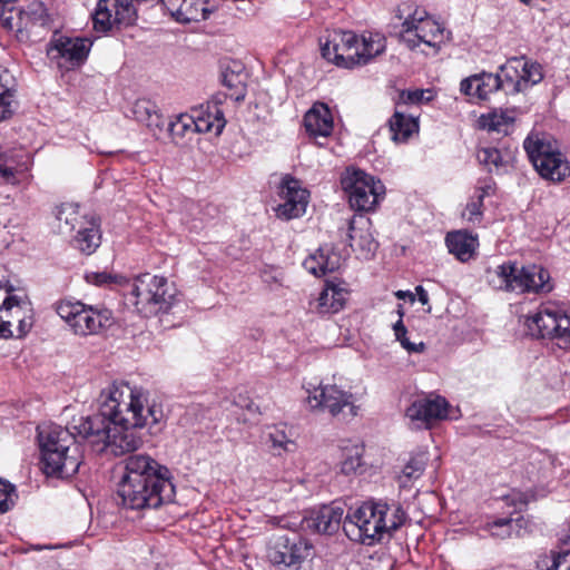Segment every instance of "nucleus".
<instances>
[{"instance_id":"obj_1","label":"nucleus","mask_w":570,"mask_h":570,"mask_svg":"<svg viewBox=\"0 0 570 570\" xmlns=\"http://www.w3.org/2000/svg\"><path fill=\"white\" fill-rule=\"evenodd\" d=\"M164 411L148 393L127 383L112 384L99 397L96 414L82 416L72 428L98 452L125 455L142 445L140 430L164 420Z\"/></svg>"},{"instance_id":"obj_2","label":"nucleus","mask_w":570,"mask_h":570,"mask_svg":"<svg viewBox=\"0 0 570 570\" xmlns=\"http://www.w3.org/2000/svg\"><path fill=\"white\" fill-rule=\"evenodd\" d=\"M407 514L401 504L370 500L351 510L344 518L343 530L350 540L373 546L391 537L406 521Z\"/></svg>"},{"instance_id":"obj_3","label":"nucleus","mask_w":570,"mask_h":570,"mask_svg":"<svg viewBox=\"0 0 570 570\" xmlns=\"http://www.w3.org/2000/svg\"><path fill=\"white\" fill-rule=\"evenodd\" d=\"M120 279L126 304L145 317L167 313L174 305L175 295L170 293L168 281L163 276L146 273L134 279Z\"/></svg>"},{"instance_id":"obj_4","label":"nucleus","mask_w":570,"mask_h":570,"mask_svg":"<svg viewBox=\"0 0 570 570\" xmlns=\"http://www.w3.org/2000/svg\"><path fill=\"white\" fill-rule=\"evenodd\" d=\"M488 282L494 289L515 294L549 293L552 289L548 269L539 265L519 266L511 261L490 271Z\"/></svg>"},{"instance_id":"obj_5","label":"nucleus","mask_w":570,"mask_h":570,"mask_svg":"<svg viewBox=\"0 0 570 570\" xmlns=\"http://www.w3.org/2000/svg\"><path fill=\"white\" fill-rule=\"evenodd\" d=\"M523 148L543 179L561 183L570 176V163L550 136L542 132H530L523 141Z\"/></svg>"},{"instance_id":"obj_6","label":"nucleus","mask_w":570,"mask_h":570,"mask_svg":"<svg viewBox=\"0 0 570 570\" xmlns=\"http://www.w3.org/2000/svg\"><path fill=\"white\" fill-rule=\"evenodd\" d=\"M160 482H119L117 495L121 504L131 510L157 509L171 502L175 487L171 478H160Z\"/></svg>"},{"instance_id":"obj_7","label":"nucleus","mask_w":570,"mask_h":570,"mask_svg":"<svg viewBox=\"0 0 570 570\" xmlns=\"http://www.w3.org/2000/svg\"><path fill=\"white\" fill-rule=\"evenodd\" d=\"M307 392L306 402L312 411L328 413L342 421H348L358 414L354 394L336 384L321 383Z\"/></svg>"},{"instance_id":"obj_8","label":"nucleus","mask_w":570,"mask_h":570,"mask_svg":"<svg viewBox=\"0 0 570 570\" xmlns=\"http://www.w3.org/2000/svg\"><path fill=\"white\" fill-rule=\"evenodd\" d=\"M341 185L348 196L351 207L360 212L373 209L379 197L384 194L383 184L362 169H346L342 175Z\"/></svg>"},{"instance_id":"obj_9","label":"nucleus","mask_w":570,"mask_h":570,"mask_svg":"<svg viewBox=\"0 0 570 570\" xmlns=\"http://www.w3.org/2000/svg\"><path fill=\"white\" fill-rule=\"evenodd\" d=\"M313 544L298 534L278 535L267 547V560L275 567L299 570L302 564L312 557Z\"/></svg>"},{"instance_id":"obj_10","label":"nucleus","mask_w":570,"mask_h":570,"mask_svg":"<svg viewBox=\"0 0 570 570\" xmlns=\"http://www.w3.org/2000/svg\"><path fill=\"white\" fill-rule=\"evenodd\" d=\"M527 325L532 336L552 338L561 348H570V316L557 307L541 306Z\"/></svg>"},{"instance_id":"obj_11","label":"nucleus","mask_w":570,"mask_h":570,"mask_svg":"<svg viewBox=\"0 0 570 570\" xmlns=\"http://www.w3.org/2000/svg\"><path fill=\"white\" fill-rule=\"evenodd\" d=\"M358 36L350 30L326 31L320 38L321 53L324 59L343 68L357 65Z\"/></svg>"},{"instance_id":"obj_12","label":"nucleus","mask_w":570,"mask_h":570,"mask_svg":"<svg viewBox=\"0 0 570 570\" xmlns=\"http://www.w3.org/2000/svg\"><path fill=\"white\" fill-rule=\"evenodd\" d=\"M91 45L92 42L87 38L58 36L49 42L47 53L59 68L71 70L86 61Z\"/></svg>"},{"instance_id":"obj_13","label":"nucleus","mask_w":570,"mask_h":570,"mask_svg":"<svg viewBox=\"0 0 570 570\" xmlns=\"http://www.w3.org/2000/svg\"><path fill=\"white\" fill-rule=\"evenodd\" d=\"M124 475L120 482H160V478H171L167 466L145 453L130 454L124 461Z\"/></svg>"},{"instance_id":"obj_14","label":"nucleus","mask_w":570,"mask_h":570,"mask_svg":"<svg viewBox=\"0 0 570 570\" xmlns=\"http://www.w3.org/2000/svg\"><path fill=\"white\" fill-rule=\"evenodd\" d=\"M17 0H0V21L9 30L21 31L33 24L46 22V9L40 2L31 3L27 9H17Z\"/></svg>"},{"instance_id":"obj_15","label":"nucleus","mask_w":570,"mask_h":570,"mask_svg":"<svg viewBox=\"0 0 570 570\" xmlns=\"http://www.w3.org/2000/svg\"><path fill=\"white\" fill-rule=\"evenodd\" d=\"M448 402L444 397H422L415 400L405 412L406 417L416 429H430L435 421L448 416Z\"/></svg>"},{"instance_id":"obj_16","label":"nucleus","mask_w":570,"mask_h":570,"mask_svg":"<svg viewBox=\"0 0 570 570\" xmlns=\"http://www.w3.org/2000/svg\"><path fill=\"white\" fill-rule=\"evenodd\" d=\"M78 421H73L75 424H78ZM38 441L40 446V454L47 455L48 459H51L52 454H56L57 451L65 450V453L71 446H79L76 442L73 428H63L58 424H48L43 426H38Z\"/></svg>"},{"instance_id":"obj_17","label":"nucleus","mask_w":570,"mask_h":570,"mask_svg":"<svg viewBox=\"0 0 570 570\" xmlns=\"http://www.w3.org/2000/svg\"><path fill=\"white\" fill-rule=\"evenodd\" d=\"M281 194L285 202L278 205L276 209L277 217L289 220L302 216L306 212L308 193L301 187L299 180L285 176L282 180Z\"/></svg>"},{"instance_id":"obj_18","label":"nucleus","mask_w":570,"mask_h":570,"mask_svg":"<svg viewBox=\"0 0 570 570\" xmlns=\"http://www.w3.org/2000/svg\"><path fill=\"white\" fill-rule=\"evenodd\" d=\"M344 509L342 505L333 503L323 505L317 510L311 511L308 517L301 521L302 528L316 533L333 534L338 531L344 522Z\"/></svg>"},{"instance_id":"obj_19","label":"nucleus","mask_w":570,"mask_h":570,"mask_svg":"<svg viewBox=\"0 0 570 570\" xmlns=\"http://www.w3.org/2000/svg\"><path fill=\"white\" fill-rule=\"evenodd\" d=\"M81 459L80 446H71L67 453H65V450L57 451L56 454L51 455V459H48L47 455H42L40 463L46 475L65 479L78 472Z\"/></svg>"},{"instance_id":"obj_20","label":"nucleus","mask_w":570,"mask_h":570,"mask_svg":"<svg viewBox=\"0 0 570 570\" xmlns=\"http://www.w3.org/2000/svg\"><path fill=\"white\" fill-rule=\"evenodd\" d=\"M111 312L109 309H95L81 303V309L76 314L71 328L78 335L97 334L100 330L110 326Z\"/></svg>"},{"instance_id":"obj_21","label":"nucleus","mask_w":570,"mask_h":570,"mask_svg":"<svg viewBox=\"0 0 570 570\" xmlns=\"http://www.w3.org/2000/svg\"><path fill=\"white\" fill-rule=\"evenodd\" d=\"M502 82L497 73L482 71L464 78L460 90L473 99L485 100L492 92L501 90Z\"/></svg>"},{"instance_id":"obj_22","label":"nucleus","mask_w":570,"mask_h":570,"mask_svg":"<svg viewBox=\"0 0 570 570\" xmlns=\"http://www.w3.org/2000/svg\"><path fill=\"white\" fill-rule=\"evenodd\" d=\"M306 132L314 138H327L334 128V120L328 106L324 102H315L304 115Z\"/></svg>"},{"instance_id":"obj_23","label":"nucleus","mask_w":570,"mask_h":570,"mask_svg":"<svg viewBox=\"0 0 570 570\" xmlns=\"http://www.w3.org/2000/svg\"><path fill=\"white\" fill-rule=\"evenodd\" d=\"M194 120L195 132H212L216 135L220 134L225 127V118L223 111L219 110L217 105H207L206 108L200 106L199 108L193 109L189 114Z\"/></svg>"},{"instance_id":"obj_24","label":"nucleus","mask_w":570,"mask_h":570,"mask_svg":"<svg viewBox=\"0 0 570 570\" xmlns=\"http://www.w3.org/2000/svg\"><path fill=\"white\" fill-rule=\"evenodd\" d=\"M17 79L6 67L0 66V121L10 118L17 109Z\"/></svg>"},{"instance_id":"obj_25","label":"nucleus","mask_w":570,"mask_h":570,"mask_svg":"<svg viewBox=\"0 0 570 570\" xmlns=\"http://www.w3.org/2000/svg\"><path fill=\"white\" fill-rule=\"evenodd\" d=\"M412 36L401 35L410 49L416 48L420 43L435 47L442 39L443 28L433 19H428L420 24H415Z\"/></svg>"},{"instance_id":"obj_26","label":"nucleus","mask_w":570,"mask_h":570,"mask_svg":"<svg viewBox=\"0 0 570 570\" xmlns=\"http://www.w3.org/2000/svg\"><path fill=\"white\" fill-rule=\"evenodd\" d=\"M346 297V289L327 282L323 291L320 293L314 308L320 314L337 313L343 308Z\"/></svg>"},{"instance_id":"obj_27","label":"nucleus","mask_w":570,"mask_h":570,"mask_svg":"<svg viewBox=\"0 0 570 570\" xmlns=\"http://www.w3.org/2000/svg\"><path fill=\"white\" fill-rule=\"evenodd\" d=\"M83 225L77 229L73 236L72 244L80 252L90 255L100 245V230L98 222L95 217H90L88 220L82 222Z\"/></svg>"},{"instance_id":"obj_28","label":"nucleus","mask_w":570,"mask_h":570,"mask_svg":"<svg viewBox=\"0 0 570 570\" xmlns=\"http://www.w3.org/2000/svg\"><path fill=\"white\" fill-rule=\"evenodd\" d=\"M357 47L356 66H365L385 51L386 39L379 32H364L358 37Z\"/></svg>"},{"instance_id":"obj_29","label":"nucleus","mask_w":570,"mask_h":570,"mask_svg":"<svg viewBox=\"0 0 570 570\" xmlns=\"http://www.w3.org/2000/svg\"><path fill=\"white\" fill-rule=\"evenodd\" d=\"M445 243L449 252L461 262L469 261L478 246V238L465 230L448 233Z\"/></svg>"},{"instance_id":"obj_30","label":"nucleus","mask_w":570,"mask_h":570,"mask_svg":"<svg viewBox=\"0 0 570 570\" xmlns=\"http://www.w3.org/2000/svg\"><path fill=\"white\" fill-rule=\"evenodd\" d=\"M527 66L524 57H512L508 61L499 67L497 76L500 77L502 82L501 90L507 94H518L521 89H518L517 82L521 79V68Z\"/></svg>"},{"instance_id":"obj_31","label":"nucleus","mask_w":570,"mask_h":570,"mask_svg":"<svg viewBox=\"0 0 570 570\" xmlns=\"http://www.w3.org/2000/svg\"><path fill=\"white\" fill-rule=\"evenodd\" d=\"M223 85L232 90L230 98L235 101L244 100L246 96V73L244 67L238 62H233V67H227L222 75Z\"/></svg>"},{"instance_id":"obj_32","label":"nucleus","mask_w":570,"mask_h":570,"mask_svg":"<svg viewBox=\"0 0 570 570\" xmlns=\"http://www.w3.org/2000/svg\"><path fill=\"white\" fill-rule=\"evenodd\" d=\"M392 139L396 142L406 141L412 134L417 131L419 124L414 117L406 116L396 110L389 121Z\"/></svg>"},{"instance_id":"obj_33","label":"nucleus","mask_w":570,"mask_h":570,"mask_svg":"<svg viewBox=\"0 0 570 570\" xmlns=\"http://www.w3.org/2000/svg\"><path fill=\"white\" fill-rule=\"evenodd\" d=\"M355 220H348V239L350 245L354 249L361 250V253L367 257L373 255L377 248V243L372 236L368 228H355Z\"/></svg>"},{"instance_id":"obj_34","label":"nucleus","mask_w":570,"mask_h":570,"mask_svg":"<svg viewBox=\"0 0 570 570\" xmlns=\"http://www.w3.org/2000/svg\"><path fill=\"white\" fill-rule=\"evenodd\" d=\"M56 217L62 233H70L80 228L83 220L89 218L79 213V207L72 204H65L58 208Z\"/></svg>"},{"instance_id":"obj_35","label":"nucleus","mask_w":570,"mask_h":570,"mask_svg":"<svg viewBox=\"0 0 570 570\" xmlns=\"http://www.w3.org/2000/svg\"><path fill=\"white\" fill-rule=\"evenodd\" d=\"M135 114L140 121H145L147 127L154 130L155 136H157L156 130L163 132L165 128L167 129L166 119L148 101H138L135 106Z\"/></svg>"},{"instance_id":"obj_36","label":"nucleus","mask_w":570,"mask_h":570,"mask_svg":"<svg viewBox=\"0 0 570 570\" xmlns=\"http://www.w3.org/2000/svg\"><path fill=\"white\" fill-rule=\"evenodd\" d=\"M268 441L272 450L278 455L283 452H293L296 449L292 434L286 432L285 425L273 426L268 432Z\"/></svg>"},{"instance_id":"obj_37","label":"nucleus","mask_w":570,"mask_h":570,"mask_svg":"<svg viewBox=\"0 0 570 570\" xmlns=\"http://www.w3.org/2000/svg\"><path fill=\"white\" fill-rule=\"evenodd\" d=\"M426 460L425 454H417L409 460L399 475V484L401 488L409 487L412 481L417 480L423 474Z\"/></svg>"},{"instance_id":"obj_38","label":"nucleus","mask_w":570,"mask_h":570,"mask_svg":"<svg viewBox=\"0 0 570 570\" xmlns=\"http://www.w3.org/2000/svg\"><path fill=\"white\" fill-rule=\"evenodd\" d=\"M514 121V117L508 111H492L488 116L481 118L482 128L499 134H508L509 127Z\"/></svg>"},{"instance_id":"obj_39","label":"nucleus","mask_w":570,"mask_h":570,"mask_svg":"<svg viewBox=\"0 0 570 570\" xmlns=\"http://www.w3.org/2000/svg\"><path fill=\"white\" fill-rule=\"evenodd\" d=\"M193 124L194 120L190 118L189 114H181L174 120L168 121L167 132L174 140L181 139L189 132H195Z\"/></svg>"},{"instance_id":"obj_40","label":"nucleus","mask_w":570,"mask_h":570,"mask_svg":"<svg viewBox=\"0 0 570 570\" xmlns=\"http://www.w3.org/2000/svg\"><path fill=\"white\" fill-rule=\"evenodd\" d=\"M521 79L517 82L518 89H521V92L529 89L533 85L540 82L543 78L541 66L537 62L527 61V66L521 68L520 72Z\"/></svg>"},{"instance_id":"obj_41","label":"nucleus","mask_w":570,"mask_h":570,"mask_svg":"<svg viewBox=\"0 0 570 570\" xmlns=\"http://www.w3.org/2000/svg\"><path fill=\"white\" fill-rule=\"evenodd\" d=\"M208 14L209 11L206 8H202L199 10L191 0H186V4H183L180 11H178L176 21L180 23H189L191 21L207 19Z\"/></svg>"},{"instance_id":"obj_42","label":"nucleus","mask_w":570,"mask_h":570,"mask_svg":"<svg viewBox=\"0 0 570 570\" xmlns=\"http://www.w3.org/2000/svg\"><path fill=\"white\" fill-rule=\"evenodd\" d=\"M3 301L0 306V311H6L10 313V316H19L21 313H26L30 311V303L27 296H19L11 293Z\"/></svg>"},{"instance_id":"obj_43","label":"nucleus","mask_w":570,"mask_h":570,"mask_svg":"<svg viewBox=\"0 0 570 570\" xmlns=\"http://www.w3.org/2000/svg\"><path fill=\"white\" fill-rule=\"evenodd\" d=\"M393 331L396 341L400 342L401 346L406 350L409 353H422L425 350V344L423 342L412 343L406 337L407 330L403 324L402 320H397L393 324Z\"/></svg>"},{"instance_id":"obj_44","label":"nucleus","mask_w":570,"mask_h":570,"mask_svg":"<svg viewBox=\"0 0 570 570\" xmlns=\"http://www.w3.org/2000/svg\"><path fill=\"white\" fill-rule=\"evenodd\" d=\"M17 183L16 161L6 153H0V184L16 185Z\"/></svg>"},{"instance_id":"obj_45","label":"nucleus","mask_w":570,"mask_h":570,"mask_svg":"<svg viewBox=\"0 0 570 570\" xmlns=\"http://www.w3.org/2000/svg\"><path fill=\"white\" fill-rule=\"evenodd\" d=\"M521 519L499 518L487 524L492 537L499 539L509 538L512 534L513 523H519Z\"/></svg>"},{"instance_id":"obj_46","label":"nucleus","mask_w":570,"mask_h":570,"mask_svg":"<svg viewBox=\"0 0 570 570\" xmlns=\"http://www.w3.org/2000/svg\"><path fill=\"white\" fill-rule=\"evenodd\" d=\"M476 158L480 164L489 168V171H492V166L499 170L504 165L500 150L493 147L481 148L476 154Z\"/></svg>"},{"instance_id":"obj_47","label":"nucleus","mask_w":570,"mask_h":570,"mask_svg":"<svg viewBox=\"0 0 570 570\" xmlns=\"http://www.w3.org/2000/svg\"><path fill=\"white\" fill-rule=\"evenodd\" d=\"M363 446L354 445L353 449L344 454V460L341 464V471L344 474H351L362 465Z\"/></svg>"},{"instance_id":"obj_48","label":"nucleus","mask_w":570,"mask_h":570,"mask_svg":"<svg viewBox=\"0 0 570 570\" xmlns=\"http://www.w3.org/2000/svg\"><path fill=\"white\" fill-rule=\"evenodd\" d=\"M17 498L16 487L0 478V514L8 512Z\"/></svg>"},{"instance_id":"obj_49","label":"nucleus","mask_w":570,"mask_h":570,"mask_svg":"<svg viewBox=\"0 0 570 570\" xmlns=\"http://www.w3.org/2000/svg\"><path fill=\"white\" fill-rule=\"evenodd\" d=\"M483 202L473 196L462 212V218L472 225L481 223L483 217Z\"/></svg>"},{"instance_id":"obj_50","label":"nucleus","mask_w":570,"mask_h":570,"mask_svg":"<svg viewBox=\"0 0 570 570\" xmlns=\"http://www.w3.org/2000/svg\"><path fill=\"white\" fill-rule=\"evenodd\" d=\"M81 302L60 301L56 304L57 314L71 326Z\"/></svg>"},{"instance_id":"obj_51","label":"nucleus","mask_w":570,"mask_h":570,"mask_svg":"<svg viewBox=\"0 0 570 570\" xmlns=\"http://www.w3.org/2000/svg\"><path fill=\"white\" fill-rule=\"evenodd\" d=\"M433 98L432 91L430 89H415L402 91L400 95V99L403 104H412L417 105L423 101L428 102Z\"/></svg>"},{"instance_id":"obj_52","label":"nucleus","mask_w":570,"mask_h":570,"mask_svg":"<svg viewBox=\"0 0 570 570\" xmlns=\"http://www.w3.org/2000/svg\"><path fill=\"white\" fill-rule=\"evenodd\" d=\"M340 256L335 253L330 254L328 250L320 248V264H322V276L333 273L340 268Z\"/></svg>"},{"instance_id":"obj_53","label":"nucleus","mask_w":570,"mask_h":570,"mask_svg":"<svg viewBox=\"0 0 570 570\" xmlns=\"http://www.w3.org/2000/svg\"><path fill=\"white\" fill-rule=\"evenodd\" d=\"M428 19H431V18L428 17V12L425 10L415 9V11L412 14H410L409 18H406L405 21L403 22V24H402L403 30H402L401 35L412 36V33L414 31L413 26L420 24L423 21H428Z\"/></svg>"},{"instance_id":"obj_54","label":"nucleus","mask_w":570,"mask_h":570,"mask_svg":"<svg viewBox=\"0 0 570 570\" xmlns=\"http://www.w3.org/2000/svg\"><path fill=\"white\" fill-rule=\"evenodd\" d=\"M508 507L513 508V512H520L528 505V495L522 492H512L503 498Z\"/></svg>"},{"instance_id":"obj_55","label":"nucleus","mask_w":570,"mask_h":570,"mask_svg":"<svg viewBox=\"0 0 570 570\" xmlns=\"http://www.w3.org/2000/svg\"><path fill=\"white\" fill-rule=\"evenodd\" d=\"M86 281L90 284L102 286L117 281V277L107 272H90L85 276Z\"/></svg>"},{"instance_id":"obj_56","label":"nucleus","mask_w":570,"mask_h":570,"mask_svg":"<svg viewBox=\"0 0 570 570\" xmlns=\"http://www.w3.org/2000/svg\"><path fill=\"white\" fill-rule=\"evenodd\" d=\"M547 570H570V550L556 553Z\"/></svg>"},{"instance_id":"obj_57","label":"nucleus","mask_w":570,"mask_h":570,"mask_svg":"<svg viewBox=\"0 0 570 570\" xmlns=\"http://www.w3.org/2000/svg\"><path fill=\"white\" fill-rule=\"evenodd\" d=\"M305 269L315 275V276H322V264H320V250L311 255L304 262Z\"/></svg>"},{"instance_id":"obj_58","label":"nucleus","mask_w":570,"mask_h":570,"mask_svg":"<svg viewBox=\"0 0 570 570\" xmlns=\"http://www.w3.org/2000/svg\"><path fill=\"white\" fill-rule=\"evenodd\" d=\"M164 8L168 11V13L177 20L178 11H180L181 6L186 4V0H159Z\"/></svg>"},{"instance_id":"obj_59","label":"nucleus","mask_w":570,"mask_h":570,"mask_svg":"<svg viewBox=\"0 0 570 570\" xmlns=\"http://www.w3.org/2000/svg\"><path fill=\"white\" fill-rule=\"evenodd\" d=\"M12 317L18 318V337H23L32 326L31 317H26L24 313Z\"/></svg>"},{"instance_id":"obj_60","label":"nucleus","mask_w":570,"mask_h":570,"mask_svg":"<svg viewBox=\"0 0 570 570\" xmlns=\"http://www.w3.org/2000/svg\"><path fill=\"white\" fill-rule=\"evenodd\" d=\"M6 289L7 293H12L14 291L13 285L10 283L7 271L0 268V289Z\"/></svg>"},{"instance_id":"obj_61","label":"nucleus","mask_w":570,"mask_h":570,"mask_svg":"<svg viewBox=\"0 0 570 570\" xmlns=\"http://www.w3.org/2000/svg\"><path fill=\"white\" fill-rule=\"evenodd\" d=\"M492 193H493V185L491 183H488L483 186L478 187L474 196L476 198L481 199V202H483L484 197L491 195Z\"/></svg>"},{"instance_id":"obj_62","label":"nucleus","mask_w":570,"mask_h":570,"mask_svg":"<svg viewBox=\"0 0 570 570\" xmlns=\"http://www.w3.org/2000/svg\"><path fill=\"white\" fill-rule=\"evenodd\" d=\"M10 327H11V323L9 321H3L0 318V337L1 338H10L13 336Z\"/></svg>"},{"instance_id":"obj_63","label":"nucleus","mask_w":570,"mask_h":570,"mask_svg":"<svg viewBox=\"0 0 570 570\" xmlns=\"http://www.w3.org/2000/svg\"><path fill=\"white\" fill-rule=\"evenodd\" d=\"M415 291L419 302L423 305H426L429 303L428 292L422 286H417Z\"/></svg>"},{"instance_id":"obj_64","label":"nucleus","mask_w":570,"mask_h":570,"mask_svg":"<svg viewBox=\"0 0 570 570\" xmlns=\"http://www.w3.org/2000/svg\"><path fill=\"white\" fill-rule=\"evenodd\" d=\"M248 400H249V397L246 394L239 393L234 397L233 403L236 406L244 409L245 403L248 402Z\"/></svg>"}]
</instances>
